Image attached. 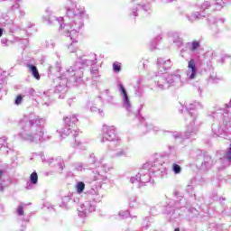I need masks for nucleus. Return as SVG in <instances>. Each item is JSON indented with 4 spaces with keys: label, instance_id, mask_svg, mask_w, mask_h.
<instances>
[{
    "label": "nucleus",
    "instance_id": "20e7f679",
    "mask_svg": "<svg viewBox=\"0 0 231 231\" xmlns=\"http://www.w3.org/2000/svg\"><path fill=\"white\" fill-rule=\"evenodd\" d=\"M30 181L32 183V185H37V181H39V175L36 171L32 172L30 175Z\"/></svg>",
    "mask_w": 231,
    "mask_h": 231
},
{
    "label": "nucleus",
    "instance_id": "f8f14e48",
    "mask_svg": "<svg viewBox=\"0 0 231 231\" xmlns=\"http://www.w3.org/2000/svg\"><path fill=\"white\" fill-rule=\"evenodd\" d=\"M226 158L229 161L231 160V143H230L229 148H228L227 152H226Z\"/></svg>",
    "mask_w": 231,
    "mask_h": 231
},
{
    "label": "nucleus",
    "instance_id": "39448f33",
    "mask_svg": "<svg viewBox=\"0 0 231 231\" xmlns=\"http://www.w3.org/2000/svg\"><path fill=\"white\" fill-rule=\"evenodd\" d=\"M76 189H77V192L79 194H81V192H84V189H86V184H84V182H82V181L78 182Z\"/></svg>",
    "mask_w": 231,
    "mask_h": 231
},
{
    "label": "nucleus",
    "instance_id": "4468645a",
    "mask_svg": "<svg viewBox=\"0 0 231 231\" xmlns=\"http://www.w3.org/2000/svg\"><path fill=\"white\" fill-rule=\"evenodd\" d=\"M0 37H3V29H0Z\"/></svg>",
    "mask_w": 231,
    "mask_h": 231
},
{
    "label": "nucleus",
    "instance_id": "f257e3e1",
    "mask_svg": "<svg viewBox=\"0 0 231 231\" xmlns=\"http://www.w3.org/2000/svg\"><path fill=\"white\" fill-rule=\"evenodd\" d=\"M188 68L190 69L189 73H191L189 79L190 80H194V79H196V61L194 60H190L189 61Z\"/></svg>",
    "mask_w": 231,
    "mask_h": 231
},
{
    "label": "nucleus",
    "instance_id": "6e6552de",
    "mask_svg": "<svg viewBox=\"0 0 231 231\" xmlns=\"http://www.w3.org/2000/svg\"><path fill=\"white\" fill-rule=\"evenodd\" d=\"M199 48V42L198 41H193L191 43V51H196Z\"/></svg>",
    "mask_w": 231,
    "mask_h": 231
},
{
    "label": "nucleus",
    "instance_id": "f03ea898",
    "mask_svg": "<svg viewBox=\"0 0 231 231\" xmlns=\"http://www.w3.org/2000/svg\"><path fill=\"white\" fill-rule=\"evenodd\" d=\"M27 68H29L31 73H32V77H34V79H36V80H40L41 75L39 74V70L37 69V67H35L32 64H28Z\"/></svg>",
    "mask_w": 231,
    "mask_h": 231
},
{
    "label": "nucleus",
    "instance_id": "9d476101",
    "mask_svg": "<svg viewBox=\"0 0 231 231\" xmlns=\"http://www.w3.org/2000/svg\"><path fill=\"white\" fill-rule=\"evenodd\" d=\"M17 214L18 216H24V208L23 206L18 207Z\"/></svg>",
    "mask_w": 231,
    "mask_h": 231
},
{
    "label": "nucleus",
    "instance_id": "0eeeda50",
    "mask_svg": "<svg viewBox=\"0 0 231 231\" xmlns=\"http://www.w3.org/2000/svg\"><path fill=\"white\" fill-rule=\"evenodd\" d=\"M113 69L116 71V73H120V71H122V65L118 62H114Z\"/></svg>",
    "mask_w": 231,
    "mask_h": 231
},
{
    "label": "nucleus",
    "instance_id": "1a4fd4ad",
    "mask_svg": "<svg viewBox=\"0 0 231 231\" xmlns=\"http://www.w3.org/2000/svg\"><path fill=\"white\" fill-rule=\"evenodd\" d=\"M173 172H175L176 174H180V172H181V167H180V165L174 163L173 164Z\"/></svg>",
    "mask_w": 231,
    "mask_h": 231
},
{
    "label": "nucleus",
    "instance_id": "7ed1b4c3",
    "mask_svg": "<svg viewBox=\"0 0 231 231\" xmlns=\"http://www.w3.org/2000/svg\"><path fill=\"white\" fill-rule=\"evenodd\" d=\"M106 138L108 140V142H113V140H115V128H110L107 130Z\"/></svg>",
    "mask_w": 231,
    "mask_h": 231
},
{
    "label": "nucleus",
    "instance_id": "9b49d317",
    "mask_svg": "<svg viewBox=\"0 0 231 231\" xmlns=\"http://www.w3.org/2000/svg\"><path fill=\"white\" fill-rule=\"evenodd\" d=\"M22 102H23V96L21 95L17 96L15 99L16 106H19V104H21Z\"/></svg>",
    "mask_w": 231,
    "mask_h": 231
},
{
    "label": "nucleus",
    "instance_id": "2eb2a0df",
    "mask_svg": "<svg viewBox=\"0 0 231 231\" xmlns=\"http://www.w3.org/2000/svg\"><path fill=\"white\" fill-rule=\"evenodd\" d=\"M174 231H180V227L175 228Z\"/></svg>",
    "mask_w": 231,
    "mask_h": 231
},
{
    "label": "nucleus",
    "instance_id": "423d86ee",
    "mask_svg": "<svg viewBox=\"0 0 231 231\" xmlns=\"http://www.w3.org/2000/svg\"><path fill=\"white\" fill-rule=\"evenodd\" d=\"M119 88H120V89H121V91L123 93V97H124L125 102L127 104H129V97L127 96V91L125 90V88H124L123 85H120Z\"/></svg>",
    "mask_w": 231,
    "mask_h": 231
},
{
    "label": "nucleus",
    "instance_id": "ddd939ff",
    "mask_svg": "<svg viewBox=\"0 0 231 231\" xmlns=\"http://www.w3.org/2000/svg\"><path fill=\"white\" fill-rule=\"evenodd\" d=\"M4 171L0 170V180L3 178Z\"/></svg>",
    "mask_w": 231,
    "mask_h": 231
}]
</instances>
